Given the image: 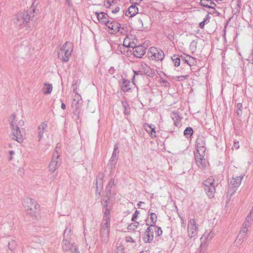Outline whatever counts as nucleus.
<instances>
[{
  "mask_svg": "<svg viewBox=\"0 0 253 253\" xmlns=\"http://www.w3.org/2000/svg\"><path fill=\"white\" fill-rule=\"evenodd\" d=\"M108 8L110 9L111 12L114 14L118 13L120 9V7L118 5L110 7Z\"/></svg>",
  "mask_w": 253,
  "mask_h": 253,
  "instance_id": "39",
  "label": "nucleus"
},
{
  "mask_svg": "<svg viewBox=\"0 0 253 253\" xmlns=\"http://www.w3.org/2000/svg\"><path fill=\"white\" fill-rule=\"evenodd\" d=\"M33 241L35 242H37V243H39L40 244H42V243L43 242V238L42 237H39V238H35L34 239H33Z\"/></svg>",
  "mask_w": 253,
  "mask_h": 253,
  "instance_id": "48",
  "label": "nucleus"
},
{
  "mask_svg": "<svg viewBox=\"0 0 253 253\" xmlns=\"http://www.w3.org/2000/svg\"><path fill=\"white\" fill-rule=\"evenodd\" d=\"M141 66H142V67L143 68V69L144 70H145H145H146V68H148L147 65L146 64H141Z\"/></svg>",
  "mask_w": 253,
  "mask_h": 253,
  "instance_id": "59",
  "label": "nucleus"
},
{
  "mask_svg": "<svg viewBox=\"0 0 253 253\" xmlns=\"http://www.w3.org/2000/svg\"><path fill=\"white\" fill-rule=\"evenodd\" d=\"M149 213H150V219H148L146 220V225L150 227H153V226L156 225V223L157 220V215L153 212H150V210L149 211Z\"/></svg>",
  "mask_w": 253,
  "mask_h": 253,
  "instance_id": "19",
  "label": "nucleus"
},
{
  "mask_svg": "<svg viewBox=\"0 0 253 253\" xmlns=\"http://www.w3.org/2000/svg\"><path fill=\"white\" fill-rule=\"evenodd\" d=\"M180 64V59L179 57H176L175 58V67H178Z\"/></svg>",
  "mask_w": 253,
  "mask_h": 253,
  "instance_id": "49",
  "label": "nucleus"
},
{
  "mask_svg": "<svg viewBox=\"0 0 253 253\" xmlns=\"http://www.w3.org/2000/svg\"><path fill=\"white\" fill-rule=\"evenodd\" d=\"M119 153L118 144H115L114 146L113 152L111 157L113 158H118V154Z\"/></svg>",
  "mask_w": 253,
  "mask_h": 253,
  "instance_id": "41",
  "label": "nucleus"
},
{
  "mask_svg": "<svg viewBox=\"0 0 253 253\" xmlns=\"http://www.w3.org/2000/svg\"><path fill=\"white\" fill-rule=\"evenodd\" d=\"M9 154L10 156L9 158V160L11 161L13 159V155L15 154V152L13 150H11L9 151Z\"/></svg>",
  "mask_w": 253,
  "mask_h": 253,
  "instance_id": "52",
  "label": "nucleus"
},
{
  "mask_svg": "<svg viewBox=\"0 0 253 253\" xmlns=\"http://www.w3.org/2000/svg\"><path fill=\"white\" fill-rule=\"evenodd\" d=\"M73 105L75 106V108L77 109L79 108L82 104V97L81 96L76 92L73 96Z\"/></svg>",
  "mask_w": 253,
  "mask_h": 253,
  "instance_id": "23",
  "label": "nucleus"
},
{
  "mask_svg": "<svg viewBox=\"0 0 253 253\" xmlns=\"http://www.w3.org/2000/svg\"><path fill=\"white\" fill-rule=\"evenodd\" d=\"M30 253H33V252H35L36 251L34 249H30Z\"/></svg>",
  "mask_w": 253,
  "mask_h": 253,
  "instance_id": "62",
  "label": "nucleus"
},
{
  "mask_svg": "<svg viewBox=\"0 0 253 253\" xmlns=\"http://www.w3.org/2000/svg\"><path fill=\"white\" fill-rule=\"evenodd\" d=\"M210 18L211 17L209 14H207L204 18L203 20L199 23V27L201 29H204L205 24H208L210 22Z\"/></svg>",
  "mask_w": 253,
  "mask_h": 253,
  "instance_id": "31",
  "label": "nucleus"
},
{
  "mask_svg": "<svg viewBox=\"0 0 253 253\" xmlns=\"http://www.w3.org/2000/svg\"><path fill=\"white\" fill-rule=\"evenodd\" d=\"M205 155V153L201 154L200 153L197 152L195 153V158L196 164L197 166L201 169H204L206 166Z\"/></svg>",
  "mask_w": 253,
  "mask_h": 253,
  "instance_id": "15",
  "label": "nucleus"
},
{
  "mask_svg": "<svg viewBox=\"0 0 253 253\" xmlns=\"http://www.w3.org/2000/svg\"><path fill=\"white\" fill-rule=\"evenodd\" d=\"M52 90V85L51 84H45L42 88V91L44 94H50Z\"/></svg>",
  "mask_w": 253,
  "mask_h": 253,
  "instance_id": "29",
  "label": "nucleus"
},
{
  "mask_svg": "<svg viewBox=\"0 0 253 253\" xmlns=\"http://www.w3.org/2000/svg\"><path fill=\"white\" fill-rule=\"evenodd\" d=\"M214 233L212 230H206L201 237V245L199 248V253H203L208 246V242L212 240L214 236Z\"/></svg>",
  "mask_w": 253,
  "mask_h": 253,
  "instance_id": "6",
  "label": "nucleus"
},
{
  "mask_svg": "<svg viewBox=\"0 0 253 253\" xmlns=\"http://www.w3.org/2000/svg\"><path fill=\"white\" fill-rule=\"evenodd\" d=\"M234 147L236 149H238L240 147L239 142L238 141H234Z\"/></svg>",
  "mask_w": 253,
  "mask_h": 253,
  "instance_id": "53",
  "label": "nucleus"
},
{
  "mask_svg": "<svg viewBox=\"0 0 253 253\" xmlns=\"http://www.w3.org/2000/svg\"><path fill=\"white\" fill-rule=\"evenodd\" d=\"M149 56L153 60L157 61L162 60L164 57L163 51L155 47H152L149 49Z\"/></svg>",
  "mask_w": 253,
  "mask_h": 253,
  "instance_id": "10",
  "label": "nucleus"
},
{
  "mask_svg": "<svg viewBox=\"0 0 253 253\" xmlns=\"http://www.w3.org/2000/svg\"><path fill=\"white\" fill-rule=\"evenodd\" d=\"M246 239L247 238L245 236H242L238 234L234 242L235 246L237 247H240Z\"/></svg>",
  "mask_w": 253,
  "mask_h": 253,
  "instance_id": "28",
  "label": "nucleus"
},
{
  "mask_svg": "<svg viewBox=\"0 0 253 253\" xmlns=\"http://www.w3.org/2000/svg\"><path fill=\"white\" fill-rule=\"evenodd\" d=\"M152 228H153V227L148 226L143 235V241L146 243L151 242L154 239V233Z\"/></svg>",
  "mask_w": 253,
  "mask_h": 253,
  "instance_id": "14",
  "label": "nucleus"
},
{
  "mask_svg": "<svg viewBox=\"0 0 253 253\" xmlns=\"http://www.w3.org/2000/svg\"><path fill=\"white\" fill-rule=\"evenodd\" d=\"M124 248L120 246L114 250L113 253H124Z\"/></svg>",
  "mask_w": 253,
  "mask_h": 253,
  "instance_id": "43",
  "label": "nucleus"
},
{
  "mask_svg": "<svg viewBox=\"0 0 253 253\" xmlns=\"http://www.w3.org/2000/svg\"><path fill=\"white\" fill-rule=\"evenodd\" d=\"M106 25L111 30V33L116 34L120 32L121 34H123L124 28H121V24L117 21L109 20L107 22Z\"/></svg>",
  "mask_w": 253,
  "mask_h": 253,
  "instance_id": "12",
  "label": "nucleus"
},
{
  "mask_svg": "<svg viewBox=\"0 0 253 253\" xmlns=\"http://www.w3.org/2000/svg\"><path fill=\"white\" fill-rule=\"evenodd\" d=\"M104 177V174L102 173H100L97 176L96 178V193L98 192V194H100V191L102 189L103 187V178Z\"/></svg>",
  "mask_w": 253,
  "mask_h": 253,
  "instance_id": "18",
  "label": "nucleus"
},
{
  "mask_svg": "<svg viewBox=\"0 0 253 253\" xmlns=\"http://www.w3.org/2000/svg\"><path fill=\"white\" fill-rule=\"evenodd\" d=\"M138 9L137 7H136L135 5H131L126 11V15L127 16L132 17L135 16L138 13Z\"/></svg>",
  "mask_w": 253,
  "mask_h": 253,
  "instance_id": "22",
  "label": "nucleus"
},
{
  "mask_svg": "<svg viewBox=\"0 0 253 253\" xmlns=\"http://www.w3.org/2000/svg\"><path fill=\"white\" fill-rule=\"evenodd\" d=\"M72 253H80L77 247L75 245L72 248Z\"/></svg>",
  "mask_w": 253,
  "mask_h": 253,
  "instance_id": "51",
  "label": "nucleus"
},
{
  "mask_svg": "<svg viewBox=\"0 0 253 253\" xmlns=\"http://www.w3.org/2000/svg\"><path fill=\"white\" fill-rule=\"evenodd\" d=\"M245 174H242L240 176H233V177L229 181V189L228 190V194L230 196L234 193L237 188L240 185L241 181Z\"/></svg>",
  "mask_w": 253,
  "mask_h": 253,
  "instance_id": "7",
  "label": "nucleus"
},
{
  "mask_svg": "<svg viewBox=\"0 0 253 253\" xmlns=\"http://www.w3.org/2000/svg\"><path fill=\"white\" fill-rule=\"evenodd\" d=\"M144 128L145 130L151 135V127H152V125H149L148 124H145L144 125Z\"/></svg>",
  "mask_w": 253,
  "mask_h": 253,
  "instance_id": "42",
  "label": "nucleus"
},
{
  "mask_svg": "<svg viewBox=\"0 0 253 253\" xmlns=\"http://www.w3.org/2000/svg\"><path fill=\"white\" fill-rule=\"evenodd\" d=\"M178 215L181 219V223L185 226V223H184V219L182 218V217L181 216V215L179 213H178Z\"/></svg>",
  "mask_w": 253,
  "mask_h": 253,
  "instance_id": "57",
  "label": "nucleus"
},
{
  "mask_svg": "<svg viewBox=\"0 0 253 253\" xmlns=\"http://www.w3.org/2000/svg\"><path fill=\"white\" fill-rule=\"evenodd\" d=\"M196 150L197 153L201 154L205 153L206 146H205V140L202 136H199L197 138L196 141Z\"/></svg>",
  "mask_w": 253,
  "mask_h": 253,
  "instance_id": "13",
  "label": "nucleus"
},
{
  "mask_svg": "<svg viewBox=\"0 0 253 253\" xmlns=\"http://www.w3.org/2000/svg\"><path fill=\"white\" fill-rule=\"evenodd\" d=\"M144 204V202H141V201H140V202H139L138 203V204H137V206H138V208H140V206H141V204Z\"/></svg>",
  "mask_w": 253,
  "mask_h": 253,
  "instance_id": "61",
  "label": "nucleus"
},
{
  "mask_svg": "<svg viewBox=\"0 0 253 253\" xmlns=\"http://www.w3.org/2000/svg\"><path fill=\"white\" fill-rule=\"evenodd\" d=\"M113 70H114V68L113 67H111L110 70H109V71L111 72V71H113Z\"/></svg>",
  "mask_w": 253,
  "mask_h": 253,
  "instance_id": "63",
  "label": "nucleus"
},
{
  "mask_svg": "<svg viewBox=\"0 0 253 253\" xmlns=\"http://www.w3.org/2000/svg\"><path fill=\"white\" fill-rule=\"evenodd\" d=\"M197 42L193 41L190 44V48L192 52L195 51L197 48Z\"/></svg>",
  "mask_w": 253,
  "mask_h": 253,
  "instance_id": "40",
  "label": "nucleus"
},
{
  "mask_svg": "<svg viewBox=\"0 0 253 253\" xmlns=\"http://www.w3.org/2000/svg\"><path fill=\"white\" fill-rule=\"evenodd\" d=\"M153 232H155L157 236H159L162 234L163 231L161 228L156 226V225L153 226Z\"/></svg>",
  "mask_w": 253,
  "mask_h": 253,
  "instance_id": "36",
  "label": "nucleus"
},
{
  "mask_svg": "<svg viewBox=\"0 0 253 253\" xmlns=\"http://www.w3.org/2000/svg\"><path fill=\"white\" fill-rule=\"evenodd\" d=\"M145 52L146 48L142 45L136 46L133 48V55L137 58H141Z\"/></svg>",
  "mask_w": 253,
  "mask_h": 253,
  "instance_id": "16",
  "label": "nucleus"
},
{
  "mask_svg": "<svg viewBox=\"0 0 253 253\" xmlns=\"http://www.w3.org/2000/svg\"><path fill=\"white\" fill-rule=\"evenodd\" d=\"M111 184H112L113 185L114 184V179H111V180L109 181V184L108 186H107L106 188L109 189V187Z\"/></svg>",
  "mask_w": 253,
  "mask_h": 253,
  "instance_id": "54",
  "label": "nucleus"
},
{
  "mask_svg": "<svg viewBox=\"0 0 253 253\" xmlns=\"http://www.w3.org/2000/svg\"><path fill=\"white\" fill-rule=\"evenodd\" d=\"M140 225V223L137 221H133V223L129 224L127 226V229L130 230H134L137 229Z\"/></svg>",
  "mask_w": 253,
  "mask_h": 253,
  "instance_id": "33",
  "label": "nucleus"
},
{
  "mask_svg": "<svg viewBox=\"0 0 253 253\" xmlns=\"http://www.w3.org/2000/svg\"><path fill=\"white\" fill-rule=\"evenodd\" d=\"M62 249L65 252L72 251V248L75 246L71 244L67 239H64L62 242Z\"/></svg>",
  "mask_w": 253,
  "mask_h": 253,
  "instance_id": "24",
  "label": "nucleus"
},
{
  "mask_svg": "<svg viewBox=\"0 0 253 253\" xmlns=\"http://www.w3.org/2000/svg\"><path fill=\"white\" fill-rule=\"evenodd\" d=\"M116 0H108L105 2L104 5L107 8L112 7L117 5Z\"/></svg>",
  "mask_w": 253,
  "mask_h": 253,
  "instance_id": "34",
  "label": "nucleus"
},
{
  "mask_svg": "<svg viewBox=\"0 0 253 253\" xmlns=\"http://www.w3.org/2000/svg\"><path fill=\"white\" fill-rule=\"evenodd\" d=\"M117 161L118 158H113V157H111L108 163L109 168H111V169L114 168L116 164H117Z\"/></svg>",
  "mask_w": 253,
  "mask_h": 253,
  "instance_id": "32",
  "label": "nucleus"
},
{
  "mask_svg": "<svg viewBox=\"0 0 253 253\" xmlns=\"http://www.w3.org/2000/svg\"><path fill=\"white\" fill-rule=\"evenodd\" d=\"M168 38L169 40H170L171 41H172V42L173 41V40L174 39V38H173V35H171V34H169L168 35Z\"/></svg>",
  "mask_w": 253,
  "mask_h": 253,
  "instance_id": "55",
  "label": "nucleus"
},
{
  "mask_svg": "<svg viewBox=\"0 0 253 253\" xmlns=\"http://www.w3.org/2000/svg\"><path fill=\"white\" fill-rule=\"evenodd\" d=\"M95 15L97 16L98 21L102 23H104L106 25L107 22L109 21L108 19V15L105 12H95Z\"/></svg>",
  "mask_w": 253,
  "mask_h": 253,
  "instance_id": "20",
  "label": "nucleus"
},
{
  "mask_svg": "<svg viewBox=\"0 0 253 253\" xmlns=\"http://www.w3.org/2000/svg\"><path fill=\"white\" fill-rule=\"evenodd\" d=\"M199 231L197 223L194 218H191L188 221L187 231L188 233V236L191 239L194 238L195 239V237L197 236L198 232Z\"/></svg>",
  "mask_w": 253,
  "mask_h": 253,
  "instance_id": "8",
  "label": "nucleus"
},
{
  "mask_svg": "<svg viewBox=\"0 0 253 253\" xmlns=\"http://www.w3.org/2000/svg\"><path fill=\"white\" fill-rule=\"evenodd\" d=\"M237 114L238 116H241V115L242 114V109H237Z\"/></svg>",
  "mask_w": 253,
  "mask_h": 253,
  "instance_id": "56",
  "label": "nucleus"
},
{
  "mask_svg": "<svg viewBox=\"0 0 253 253\" xmlns=\"http://www.w3.org/2000/svg\"><path fill=\"white\" fill-rule=\"evenodd\" d=\"M47 129V124L46 122H42L40 125H39L37 129L39 141H40V140L42 139L43 136V133L46 132Z\"/></svg>",
  "mask_w": 253,
  "mask_h": 253,
  "instance_id": "17",
  "label": "nucleus"
},
{
  "mask_svg": "<svg viewBox=\"0 0 253 253\" xmlns=\"http://www.w3.org/2000/svg\"><path fill=\"white\" fill-rule=\"evenodd\" d=\"M251 226L247 225L246 223H243L240 230L239 234L247 238L248 233L250 231Z\"/></svg>",
  "mask_w": 253,
  "mask_h": 253,
  "instance_id": "25",
  "label": "nucleus"
},
{
  "mask_svg": "<svg viewBox=\"0 0 253 253\" xmlns=\"http://www.w3.org/2000/svg\"><path fill=\"white\" fill-rule=\"evenodd\" d=\"M71 233V229L69 227H66L63 233V238L68 239Z\"/></svg>",
  "mask_w": 253,
  "mask_h": 253,
  "instance_id": "37",
  "label": "nucleus"
},
{
  "mask_svg": "<svg viewBox=\"0 0 253 253\" xmlns=\"http://www.w3.org/2000/svg\"><path fill=\"white\" fill-rule=\"evenodd\" d=\"M193 133V130L191 127H187L184 131V134L186 137H190Z\"/></svg>",
  "mask_w": 253,
  "mask_h": 253,
  "instance_id": "35",
  "label": "nucleus"
},
{
  "mask_svg": "<svg viewBox=\"0 0 253 253\" xmlns=\"http://www.w3.org/2000/svg\"><path fill=\"white\" fill-rule=\"evenodd\" d=\"M203 188L207 195L210 199L213 198L215 192V180L210 177L203 182Z\"/></svg>",
  "mask_w": 253,
  "mask_h": 253,
  "instance_id": "4",
  "label": "nucleus"
},
{
  "mask_svg": "<svg viewBox=\"0 0 253 253\" xmlns=\"http://www.w3.org/2000/svg\"><path fill=\"white\" fill-rule=\"evenodd\" d=\"M139 214V211L138 210H136L135 212L132 214V216L131 217V221H135L138 216V215Z\"/></svg>",
  "mask_w": 253,
  "mask_h": 253,
  "instance_id": "45",
  "label": "nucleus"
},
{
  "mask_svg": "<svg viewBox=\"0 0 253 253\" xmlns=\"http://www.w3.org/2000/svg\"><path fill=\"white\" fill-rule=\"evenodd\" d=\"M24 122L20 120L18 122L16 120V115L12 114L11 116L10 125L12 130L11 137L13 139L21 142L23 141V138L19 129V126H22Z\"/></svg>",
  "mask_w": 253,
  "mask_h": 253,
  "instance_id": "2",
  "label": "nucleus"
},
{
  "mask_svg": "<svg viewBox=\"0 0 253 253\" xmlns=\"http://www.w3.org/2000/svg\"><path fill=\"white\" fill-rule=\"evenodd\" d=\"M8 248L11 252H14L17 248V242L14 240H12L8 243Z\"/></svg>",
  "mask_w": 253,
  "mask_h": 253,
  "instance_id": "30",
  "label": "nucleus"
},
{
  "mask_svg": "<svg viewBox=\"0 0 253 253\" xmlns=\"http://www.w3.org/2000/svg\"><path fill=\"white\" fill-rule=\"evenodd\" d=\"M103 206V217L100 224V237L101 242L107 243L109 238L110 227V211L112 209L111 204L108 198L101 201Z\"/></svg>",
  "mask_w": 253,
  "mask_h": 253,
  "instance_id": "1",
  "label": "nucleus"
},
{
  "mask_svg": "<svg viewBox=\"0 0 253 253\" xmlns=\"http://www.w3.org/2000/svg\"><path fill=\"white\" fill-rule=\"evenodd\" d=\"M133 72H134V76H133V81L134 80V78L136 76L142 75L146 73L145 71H141V70H139V71L133 70Z\"/></svg>",
  "mask_w": 253,
  "mask_h": 253,
  "instance_id": "44",
  "label": "nucleus"
},
{
  "mask_svg": "<svg viewBox=\"0 0 253 253\" xmlns=\"http://www.w3.org/2000/svg\"><path fill=\"white\" fill-rule=\"evenodd\" d=\"M123 106L124 108V114L125 115H129L130 114V107L129 105L126 102H122Z\"/></svg>",
  "mask_w": 253,
  "mask_h": 253,
  "instance_id": "38",
  "label": "nucleus"
},
{
  "mask_svg": "<svg viewBox=\"0 0 253 253\" xmlns=\"http://www.w3.org/2000/svg\"><path fill=\"white\" fill-rule=\"evenodd\" d=\"M73 50V43L69 42H66L58 52L59 58L62 61L67 62L69 60V57L71 55Z\"/></svg>",
  "mask_w": 253,
  "mask_h": 253,
  "instance_id": "3",
  "label": "nucleus"
},
{
  "mask_svg": "<svg viewBox=\"0 0 253 253\" xmlns=\"http://www.w3.org/2000/svg\"><path fill=\"white\" fill-rule=\"evenodd\" d=\"M113 70H114V68L113 67H111L110 70H109V71L111 72V71H113Z\"/></svg>",
  "mask_w": 253,
  "mask_h": 253,
  "instance_id": "64",
  "label": "nucleus"
},
{
  "mask_svg": "<svg viewBox=\"0 0 253 253\" xmlns=\"http://www.w3.org/2000/svg\"><path fill=\"white\" fill-rule=\"evenodd\" d=\"M23 206L26 212L34 215L39 211V206L37 202L32 199H26L23 202Z\"/></svg>",
  "mask_w": 253,
  "mask_h": 253,
  "instance_id": "5",
  "label": "nucleus"
},
{
  "mask_svg": "<svg viewBox=\"0 0 253 253\" xmlns=\"http://www.w3.org/2000/svg\"><path fill=\"white\" fill-rule=\"evenodd\" d=\"M151 136L152 138H155L156 137V132L155 131V127L154 125H152V127H151Z\"/></svg>",
  "mask_w": 253,
  "mask_h": 253,
  "instance_id": "46",
  "label": "nucleus"
},
{
  "mask_svg": "<svg viewBox=\"0 0 253 253\" xmlns=\"http://www.w3.org/2000/svg\"><path fill=\"white\" fill-rule=\"evenodd\" d=\"M130 82L125 79H123L121 84L122 89L124 92H126L130 89Z\"/></svg>",
  "mask_w": 253,
  "mask_h": 253,
  "instance_id": "27",
  "label": "nucleus"
},
{
  "mask_svg": "<svg viewBox=\"0 0 253 253\" xmlns=\"http://www.w3.org/2000/svg\"><path fill=\"white\" fill-rule=\"evenodd\" d=\"M126 241L127 242L134 243V240L130 236H126Z\"/></svg>",
  "mask_w": 253,
  "mask_h": 253,
  "instance_id": "50",
  "label": "nucleus"
},
{
  "mask_svg": "<svg viewBox=\"0 0 253 253\" xmlns=\"http://www.w3.org/2000/svg\"><path fill=\"white\" fill-rule=\"evenodd\" d=\"M59 155L57 151L54 152L53 158L51 163L49 165V170L52 172H54L60 166L61 162L59 160Z\"/></svg>",
  "mask_w": 253,
  "mask_h": 253,
  "instance_id": "11",
  "label": "nucleus"
},
{
  "mask_svg": "<svg viewBox=\"0 0 253 253\" xmlns=\"http://www.w3.org/2000/svg\"><path fill=\"white\" fill-rule=\"evenodd\" d=\"M128 40V38L127 37H126L124 41V43L123 45H118V47L117 48V51L118 53H121L122 54H125L126 52V48L130 46V43L129 42L128 44H125V42Z\"/></svg>",
  "mask_w": 253,
  "mask_h": 253,
  "instance_id": "21",
  "label": "nucleus"
},
{
  "mask_svg": "<svg viewBox=\"0 0 253 253\" xmlns=\"http://www.w3.org/2000/svg\"><path fill=\"white\" fill-rule=\"evenodd\" d=\"M35 9L32 8L29 11H25L22 15V16L18 17L16 19L17 24L19 22V25L21 26L23 24L28 23L34 16Z\"/></svg>",
  "mask_w": 253,
  "mask_h": 253,
  "instance_id": "9",
  "label": "nucleus"
},
{
  "mask_svg": "<svg viewBox=\"0 0 253 253\" xmlns=\"http://www.w3.org/2000/svg\"><path fill=\"white\" fill-rule=\"evenodd\" d=\"M61 108L63 110L66 109V105L63 102H62L61 103Z\"/></svg>",
  "mask_w": 253,
  "mask_h": 253,
  "instance_id": "60",
  "label": "nucleus"
},
{
  "mask_svg": "<svg viewBox=\"0 0 253 253\" xmlns=\"http://www.w3.org/2000/svg\"><path fill=\"white\" fill-rule=\"evenodd\" d=\"M200 3L202 6L210 8H214L216 5L211 0H201Z\"/></svg>",
  "mask_w": 253,
  "mask_h": 253,
  "instance_id": "26",
  "label": "nucleus"
},
{
  "mask_svg": "<svg viewBox=\"0 0 253 253\" xmlns=\"http://www.w3.org/2000/svg\"><path fill=\"white\" fill-rule=\"evenodd\" d=\"M237 107L238 108V109H241L242 108V103H238L237 105Z\"/></svg>",
  "mask_w": 253,
  "mask_h": 253,
  "instance_id": "58",
  "label": "nucleus"
},
{
  "mask_svg": "<svg viewBox=\"0 0 253 253\" xmlns=\"http://www.w3.org/2000/svg\"><path fill=\"white\" fill-rule=\"evenodd\" d=\"M188 76H189L188 75L177 76V77H176V81H183L185 79H187L188 78Z\"/></svg>",
  "mask_w": 253,
  "mask_h": 253,
  "instance_id": "47",
  "label": "nucleus"
}]
</instances>
